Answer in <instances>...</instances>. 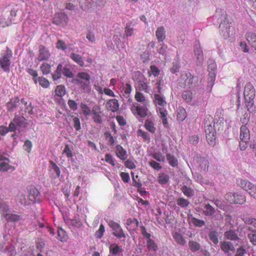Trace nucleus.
<instances>
[{"label":"nucleus","mask_w":256,"mask_h":256,"mask_svg":"<svg viewBox=\"0 0 256 256\" xmlns=\"http://www.w3.org/2000/svg\"><path fill=\"white\" fill-rule=\"evenodd\" d=\"M77 76L80 79L84 80L88 82L90 80V74L85 72H78L77 74Z\"/></svg>","instance_id":"nucleus-60"},{"label":"nucleus","mask_w":256,"mask_h":256,"mask_svg":"<svg viewBox=\"0 0 256 256\" xmlns=\"http://www.w3.org/2000/svg\"><path fill=\"white\" fill-rule=\"evenodd\" d=\"M104 232V226L102 224H100L98 230L96 232V236L98 238H100L103 236Z\"/></svg>","instance_id":"nucleus-55"},{"label":"nucleus","mask_w":256,"mask_h":256,"mask_svg":"<svg viewBox=\"0 0 256 256\" xmlns=\"http://www.w3.org/2000/svg\"><path fill=\"white\" fill-rule=\"evenodd\" d=\"M12 166H10L8 163L3 162L0 164V170L2 172H6Z\"/></svg>","instance_id":"nucleus-59"},{"label":"nucleus","mask_w":256,"mask_h":256,"mask_svg":"<svg viewBox=\"0 0 256 256\" xmlns=\"http://www.w3.org/2000/svg\"><path fill=\"white\" fill-rule=\"evenodd\" d=\"M136 88V90L143 91L146 93L149 92L148 84L146 80H138Z\"/></svg>","instance_id":"nucleus-16"},{"label":"nucleus","mask_w":256,"mask_h":256,"mask_svg":"<svg viewBox=\"0 0 256 256\" xmlns=\"http://www.w3.org/2000/svg\"><path fill=\"white\" fill-rule=\"evenodd\" d=\"M150 72H148L149 76L152 74L154 76H158L160 74V70L156 66L152 65L150 66Z\"/></svg>","instance_id":"nucleus-57"},{"label":"nucleus","mask_w":256,"mask_h":256,"mask_svg":"<svg viewBox=\"0 0 256 256\" xmlns=\"http://www.w3.org/2000/svg\"><path fill=\"white\" fill-rule=\"evenodd\" d=\"M108 226L112 229V235L118 238H126V235L120 224L113 220H110Z\"/></svg>","instance_id":"nucleus-8"},{"label":"nucleus","mask_w":256,"mask_h":256,"mask_svg":"<svg viewBox=\"0 0 256 256\" xmlns=\"http://www.w3.org/2000/svg\"><path fill=\"white\" fill-rule=\"evenodd\" d=\"M196 78L188 71H184L181 73L178 80V85L183 88H191L195 86Z\"/></svg>","instance_id":"nucleus-2"},{"label":"nucleus","mask_w":256,"mask_h":256,"mask_svg":"<svg viewBox=\"0 0 256 256\" xmlns=\"http://www.w3.org/2000/svg\"><path fill=\"white\" fill-rule=\"evenodd\" d=\"M40 70L43 74L47 75L51 71V66L46 62H43L40 66Z\"/></svg>","instance_id":"nucleus-35"},{"label":"nucleus","mask_w":256,"mask_h":256,"mask_svg":"<svg viewBox=\"0 0 256 256\" xmlns=\"http://www.w3.org/2000/svg\"><path fill=\"white\" fill-rule=\"evenodd\" d=\"M246 253V250L244 246H242L240 248H237L236 254L234 256H244Z\"/></svg>","instance_id":"nucleus-64"},{"label":"nucleus","mask_w":256,"mask_h":256,"mask_svg":"<svg viewBox=\"0 0 256 256\" xmlns=\"http://www.w3.org/2000/svg\"><path fill=\"white\" fill-rule=\"evenodd\" d=\"M68 21V18L67 15L64 14H60L56 16L54 18L53 23L56 25H60L64 24H67Z\"/></svg>","instance_id":"nucleus-13"},{"label":"nucleus","mask_w":256,"mask_h":256,"mask_svg":"<svg viewBox=\"0 0 256 256\" xmlns=\"http://www.w3.org/2000/svg\"><path fill=\"white\" fill-rule=\"evenodd\" d=\"M182 97L186 102H190L193 98L192 92L190 90H184L182 93Z\"/></svg>","instance_id":"nucleus-29"},{"label":"nucleus","mask_w":256,"mask_h":256,"mask_svg":"<svg viewBox=\"0 0 256 256\" xmlns=\"http://www.w3.org/2000/svg\"><path fill=\"white\" fill-rule=\"evenodd\" d=\"M186 112L184 108H180L178 112L177 117L180 120H184L186 118Z\"/></svg>","instance_id":"nucleus-51"},{"label":"nucleus","mask_w":256,"mask_h":256,"mask_svg":"<svg viewBox=\"0 0 256 256\" xmlns=\"http://www.w3.org/2000/svg\"><path fill=\"white\" fill-rule=\"evenodd\" d=\"M39 192L36 189H33L32 190L30 191L28 196L30 200L32 201V202H36V197L38 195Z\"/></svg>","instance_id":"nucleus-54"},{"label":"nucleus","mask_w":256,"mask_h":256,"mask_svg":"<svg viewBox=\"0 0 256 256\" xmlns=\"http://www.w3.org/2000/svg\"><path fill=\"white\" fill-rule=\"evenodd\" d=\"M6 251H8V256H16V251L14 250V248L11 244L6 246Z\"/></svg>","instance_id":"nucleus-63"},{"label":"nucleus","mask_w":256,"mask_h":256,"mask_svg":"<svg viewBox=\"0 0 256 256\" xmlns=\"http://www.w3.org/2000/svg\"><path fill=\"white\" fill-rule=\"evenodd\" d=\"M92 119L94 122L98 124H102V120L100 115V112H97L95 110H92Z\"/></svg>","instance_id":"nucleus-38"},{"label":"nucleus","mask_w":256,"mask_h":256,"mask_svg":"<svg viewBox=\"0 0 256 256\" xmlns=\"http://www.w3.org/2000/svg\"><path fill=\"white\" fill-rule=\"evenodd\" d=\"M246 38L251 46L256 50V34L253 32H249L246 34Z\"/></svg>","instance_id":"nucleus-24"},{"label":"nucleus","mask_w":256,"mask_h":256,"mask_svg":"<svg viewBox=\"0 0 256 256\" xmlns=\"http://www.w3.org/2000/svg\"><path fill=\"white\" fill-rule=\"evenodd\" d=\"M8 222H16L20 220V216L13 214H2Z\"/></svg>","instance_id":"nucleus-25"},{"label":"nucleus","mask_w":256,"mask_h":256,"mask_svg":"<svg viewBox=\"0 0 256 256\" xmlns=\"http://www.w3.org/2000/svg\"><path fill=\"white\" fill-rule=\"evenodd\" d=\"M134 29L130 24H127L125 28V35L126 37L132 36L134 34Z\"/></svg>","instance_id":"nucleus-56"},{"label":"nucleus","mask_w":256,"mask_h":256,"mask_svg":"<svg viewBox=\"0 0 256 256\" xmlns=\"http://www.w3.org/2000/svg\"><path fill=\"white\" fill-rule=\"evenodd\" d=\"M58 239L62 242H66L68 238L67 234L62 228H58Z\"/></svg>","instance_id":"nucleus-37"},{"label":"nucleus","mask_w":256,"mask_h":256,"mask_svg":"<svg viewBox=\"0 0 256 256\" xmlns=\"http://www.w3.org/2000/svg\"><path fill=\"white\" fill-rule=\"evenodd\" d=\"M12 56V52L8 47L0 55V68L4 72H9L11 64V59Z\"/></svg>","instance_id":"nucleus-4"},{"label":"nucleus","mask_w":256,"mask_h":256,"mask_svg":"<svg viewBox=\"0 0 256 256\" xmlns=\"http://www.w3.org/2000/svg\"><path fill=\"white\" fill-rule=\"evenodd\" d=\"M244 95L246 106L248 110L254 104V100L256 96L255 89L251 83L248 82L246 84Z\"/></svg>","instance_id":"nucleus-3"},{"label":"nucleus","mask_w":256,"mask_h":256,"mask_svg":"<svg viewBox=\"0 0 256 256\" xmlns=\"http://www.w3.org/2000/svg\"><path fill=\"white\" fill-rule=\"evenodd\" d=\"M194 52L196 56L198 64H201L203 61L204 55L202 51L199 44H196L194 48Z\"/></svg>","instance_id":"nucleus-19"},{"label":"nucleus","mask_w":256,"mask_h":256,"mask_svg":"<svg viewBox=\"0 0 256 256\" xmlns=\"http://www.w3.org/2000/svg\"><path fill=\"white\" fill-rule=\"evenodd\" d=\"M238 186L248 192L256 200V186L247 180L240 178L237 180Z\"/></svg>","instance_id":"nucleus-5"},{"label":"nucleus","mask_w":256,"mask_h":256,"mask_svg":"<svg viewBox=\"0 0 256 256\" xmlns=\"http://www.w3.org/2000/svg\"><path fill=\"white\" fill-rule=\"evenodd\" d=\"M105 161L113 166H116V160L110 154H106L105 155Z\"/></svg>","instance_id":"nucleus-53"},{"label":"nucleus","mask_w":256,"mask_h":256,"mask_svg":"<svg viewBox=\"0 0 256 256\" xmlns=\"http://www.w3.org/2000/svg\"><path fill=\"white\" fill-rule=\"evenodd\" d=\"M208 237L210 240L213 242L214 244H217L218 240L217 236V232L216 231L210 232L208 234Z\"/></svg>","instance_id":"nucleus-50"},{"label":"nucleus","mask_w":256,"mask_h":256,"mask_svg":"<svg viewBox=\"0 0 256 256\" xmlns=\"http://www.w3.org/2000/svg\"><path fill=\"white\" fill-rule=\"evenodd\" d=\"M80 107L84 116H90L91 112H92L90 108L85 103L82 102L80 104Z\"/></svg>","instance_id":"nucleus-44"},{"label":"nucleus","mask_w":256,"mask_h":256,"mask_svg":"<svg viewBox=\"0 0 256 256\" xmlns=\"http://www.w3.org/2000/svg\"><path fill=\"white\" fill-rule=\"evenodd\" d=\"M62 154H64L68 158L73 156L72 152L70 150L68 144H65L64 148Z\"/></svg>","instance_id":"nucleus-48"},{"label":"nucleus","mask_w":256,"mask_h":256,"mask_svg":"<svg viewBox=\"0 0 256 256\" xmlns=\"http://www.w3.org/2000/svg\"><path fill=\"white\" fill-rule=\"evenodd\" d=\"M188 246L192 252H195L200 249V244L196 242L190 240L188 242Z\"/></svg>","instance_id":"nucleus-45"},{"label":"nucleus","mask_w":256,"mask_h":256,"mask_svg":"<svg viewBox=\"0 0 256 256\" xmlns=\"http://www.w3.org/2000/svg\"><path fill=\"white\" fill-rule=\"evenodd\" d=\"M70 58L76 62L79 66H82L84 65V62L82 60V56L76 53H72L70 56Z\"/></svg>","instance_id":"nucleus-26"},{"label":"nucleus","mask_w":256,"mask_h":256,"mask_svg":"<svg viewBox=\"0 0 256 256\" xmlns=\"http://www.w3.org/2000/svg\"><path fill=\"white\" fill-rule=\"evenodd\" d=\"M104 136L108 140V144L110 146H113L114 144V140L112 134L108 132H106Z\"/></svg>","instance_id":"nucleus-58"},{"label":"nucleus","mask_w":256,"mask_h":256,"mask_svg":"<svg viewBox=\"0 0 256 256\" xmlns=\"http://www.w3.org/2000/svg\"><path fill=\"white\" fill-rule=\"evenodd\" d=\"M216 133L206 134V139L208 144L212 146L216 144Z\"/></svg>","instance_id":"nucleus-33"},{"label":"nucleus","mask_w":256,"mask_h":256,"mask_svg":"<svg viewBox=\"0 0 256 256\" xmlns=\"http://www.w3.org/2000/svg\"><path fill=\"white\" fill-rule=\"evenodd\" d=\"M154 102L157 106V112H158L160 118L162 120V124L164 128H168V124L166 116L168 111L165 108L166 107V102L164 97L159 94H154Z\"/></svg>","instance_id":"nucleus-1"},{"label":"nucleus","mask_w":256,"mask_h":256,"mask_svg":"<svg viewBox=\"0 0 256 256\" xmlns=\"http://www.w3.org/2000/svg\"><path fill=\"white\" fill-rule=\"evenodd\" d=\"M250 138V134L248 127L244 125L242 126L240 130V138L242 140L248 141Z\"/></svg>","instance_id":"nucleus-15"},{"label":"nucleus","mask_w":256,"mask_h":256,"mask_svg":"<svg viewBox=\"0 0 256 256\" xmlns=\"http://www.w3.org/2000/svg\"><path fill=\"white\" fill-rule=\"evenodd\" d=\"M55 92L56 96L62 97L66 94L64 86L62 85L57 86L55 90Z\"/></svg>","instance_id":"nucleus-46"},{"label":"nucleus","mask_w":256,"mask_h":256,"mask_svg":"<svg viewBox=\"0 0 256 256\" xmlns=\"http://www.w3.org/2000/svg\"><path fill=\"white\" fill-rule=\"evenodd\" d=\"M44 88H48L50 86L49 81L46 78L40 76L37 78V82Z\"/></svg>","instance_id":"nucleus-43"},{"label":"nucleus","mask_w":256,"mask_h":256,"mask_svg":"<svg viewBox=\"0 0 256 256\" xmlns=\"http://www.w3.org/2000/svg\"><path fill=\"white\" fill-rule=\"evenodd\" d=\"M104 108L108 111L113 112H118L119 110L120 104L118 100L116 98L108 100L104 104Z\"/></svg>","instance_id":"nucleus-9"},{"label":"nucleus","mask_w":256,"mask_h":256,"mask_svg":"<svg viewBox=\"0 0 256 256\" xmlns=\"http://www.w3.org/2000/svg\"><path fill=\"white\" fill-rule=\"evenodd\" d=\"M216 76V74L214 72H209L208 83V85L210 86V90H212V87L214 84Z\"/></svg>","instance_id":"nucleus-40"},{"label":"nucleus","mask_w":256,"mask_h":256,"mask_svg":"<svg viewBox=\"0 0 256 256\" xmlns=\"http://www.w3.org/2000/svg\"><path fill=\"white\" fill-rule=\"evenodd\" d=\"M134 98L137 102H140L142 104H146V97L140 91H136Z\"/></svg>","instance_id":"nucleus-32"},{"label":"nucleus","mask_w":256,"mask_h":256,"mask_svg":"<svg viewBox=\"0 0 256 256\" xmlns=\"http://www.w3.org/2000/svg\"><path fill=\"white\" fill-rule=\"evenodd\" d=\"M166 159L168 162V164L173 167H176L178 165V161L177 159L174 157V156L170 154H166Z\"/></svg>","instance_id":"nucleus-34"},{"label":"nucleus","mask_w":256,"mask_h":256,"mask_svg":"<svg viewBox=\"0 0 256 256\" xmlns=\"http://www.w3.org/2000/svg\"><path fill=\"white\" fill-rule=\"evenodd\" d=\"M156 36L158 42H163L166 38V30L163 26H159L156 32Z\"/></svg>","instance_id":"nucleus-18"},{"label":"nucleus","mask_w":256,"mask_h":256,"mask_svg":"<svg viewBox=\"0 0 256 256\" xmlns=\"http://www.w3.org/2000/svg\"><path fill=\"white\" fill-rule=\"evenodd\" d=\"M20 100L18 97L14 96L10 98L6 104V108L8 112H14L20 104Z\"/></svg>","instance_id":"nucleus-11"},{"label":"nucleus","mask_w":256,"mask_h":256,"mask_svg":"<svg viewBox=\"0 0 256 256\" xmlns=\"http://www.w3.org/2000/svg\"><path fill=\"white\" fill-rule=\"evenodd\" d=\"M62 74L65 76L69 78H72L74 76L72 72L68 66L62 68Z\"/></svg>","instance_id":"nucleus-52"},{"label":"nucleus","mask_w":256,"mask_h":256,"mask_svg":"<svg viewBox=\"0 0 256 256\" xmlns=\"http://www.w3.org/2000/svg\"><path fill=\"white\" fill-rule=\"evenodd\" d=\"M26 72L32 76V80L36 84H37V76H38V72L36 70L33 68H28L26 70Z\"/></svg>","instance_id":"nucleus-49"},{"label":"nucleus","mask_w":256,"mask_h":256,"mask_svg":"<svg viewBox=\"0 0 256 256\" xmlns=\"http://www.w3.org/2000/svg\"><path fill=\"white\" fill-rule=\"evenodd\" d=\"M242 220L246 225L251 226L249 229L252 232H256V218L249 216L248 214H243L241 216Z\"/></svg>","instance_id":"nucleus-10"},{"label":"nucleus","mask_w":256,"mask_h":256,"mask_svg":"<svg viewBox=\"0 0 256 256\" xmlns=\"http://www.w3.org/2000/svg\"><path fill=\"white\" fill-rule=\"evenodd\" d=\"M147 248L148 250L156 252L158 249L156 244L151 238L148 239L146 242Z\"/></svg>","instance_id":"nucleus-39"},{"label":"nucleus","mask_w":256,"mask_h":256,"mask_svg":"<svg viewBox=\"0 0 256 256\" xmlns=\"http://www.w3.org/2000/svg\"><path fill=\"white\" fill-rule=\"evenodd\" d=\"M110 253L112 256H116L122 253L123 252L122 248L116 244H112L110 245Z\"/></svg>","instance_id":"nucleus-23"},{"label":"nucleus","mask_w":256,"mask_h":256,"mask_svg":"<svg viewBox=\"0 0 256 256\" xmlns=\"http://www.w3.org/2000/svg\"><path fill=\"white\" fill-rule=\"evenodd\" d=\"M220 246L221 250L225 253H228L230 251H234L232 244L230 242H220Z\"/></svg>","instance_id":"nucleus-20"},{"label":"nucleus","mask_w":256,"mask_h":256,"mask_svg":"<svg viewBox=\"0 0 256 256\" xmlns=\"http://www.w3.org/2000/svg\"><path fill=\"white\" fill-rule=\"evenodd\" d=\"M62 66L60 64L57 66L56 70L52 74V78L54 80H58L61 78L62 72Z\"/></svg>","instance_id":"nucleus-30"},{"label":"nucleus","mask_w":256,"mask_h":256,"mask_svg":"<svg viewBox=\"0 0 256 256\" xmlns=\"http://www.w3.org/2000/svg\"><path fill=\"white\" fill-rule=\"evenodd\" d=\"M137 135L138 136L141 137L144 142H150V135L146 132L142 130H138L137 131Z\"/></svg>","instance_id":"nucleus-36"},{"label":"nucleus","mask_w":256,"mask_h":256,"mask_svg":"<svg viewBox=\"0 0 256 256\" xmlns=\"http://www.w3.org/2000/svg\"><path fill=\"white\" fill-rule=\"evenodd\" d=\"M202 212L206 216H212L214 214L215 210L210 204H206L204 207Z\"/></svg>","instance_id":"nucleus-28"},{"label":"nucleus","mask_w":256,"mask_h":256,"mask_svg":"<svg viewBox=\"0 0 256 256\" xmlns=\"http://www.w3.org/2000/svg\"><path fill=\"white\" fill-rule=\"evenodd\" d=\"M39 52L40 54L38 58L39 61L46 60L50 58V53L48 49L42 46H40Z\"/></svg>","instance_id":"nucleus-14"},{"label":"nucleus","mask_w":256,"mask_h":256,"mask_svg":"<svg viewBox=\"0 0 256 256\" xmlns=\"http://www.w3.org/2000/svg\"><path fill=\"white\" fill-rule=\"evenodd\" d=\"M224 237L231 240H238V237L236 233L232 230L226 231L224 234Z\"/></svg>","instance_id":"nucleus-31"},{"label":"nucleus","mask_w":256,"mask_h":256,"mask_svg":"<svg viewBox=\"0 0 256 256\" xmlns=\"http://www.w3.org/2000/svg\"><path fill=\"white\" fill-rule=\"evenodd\" d=\"M32 143L30 140H26L24 144V148L28 153H30L32 148Z\"/></svg>","instance_id":"nucleus-62"},{"label":"nucleus","mask_w":256,"mask_h":256,"mask_svg":"<svg viewBox=\"0 0 256 256\" xmlns=\"http://www.w3.org/2000/svg\"><path fill=\"white\" fill-rule=\"evenodd\" d=\"M158 180L159 184H165L168 182L169 180V176L166 174L162 173L159 174Z\"/></svg>","instance_id":"nucleus-41"},{"label":"nucleus","mask_w":256,"mask_h":256,"mask_svg":"<svg viewBox=\"0 0 256 256\" xmlns=\"http://www.w3.org/2000/svg\"><path fill=\"white\" fill-rule=\"evenodd\" d=\"M184 194L187 197L190 198L194 195V190L192 188L187 186H184L182 188Z\"/></svg>","instance_id":"nucleus-42"},{"label":"nucleus","mask_w":256,"mask_h":256,"mask_svg":"<svg viewBox=\"0 0 256 256\" xmlns=\"http://www.w3.org/2000/svg\"><path fill=\"white\" fill-rule=\"evenodd\" d=\"M144 127L146 129L152 134H154L156 131V128L154 122L151 119H147L145 120Z\"/></svg>","instance_id":"nucleus-21"},{"label":"nucleus","mask_w":256,"mask_h":256,"mask_svg":"<svg viewBox=\"0 0 256 256\" xmlns=\"http://www.w3.org/2000/svg\"><path fill=\"white\" fill-rule=\"evenodd\" d=\"M25 120H26L24 117L20 116L17 114L15 115L14 118V122H16L18 128H24L26 126V123Z\"/></svg>","instance_id":"nucleus-22"},{"label":"nucleus","mask_w":256,"mask_h":256,"mask_svg":"<svg viewBox=\"0 0 256 256\" xmlns=\"http://www.w3.org/2000/svg\"><path fill=\"white\" fill-rule=\"evenodd\" d=\"M204 127L206 134L216 133L212 117H209L205 120Z\"/></svg>","instance_id":"nucleus-12"},{"label":"nucleus","mask_w":256,"mask_h":256,"mask_svg":"<svg viewBox=\"0 0 256 256\" xmlns=\"http://www.w3.org/2000/svg\"><path fill=\"white\" fill-rule=\"evenodd\" d=\"M116 148V156L122 160H126L128 157L126 150L120 145H117Z\"/></svg>","instance_id":"nucleus-17"},{"label":"nucleus","mask_w":256,"mask_h":256,"mask_svg":"<svg viewBox=\"0 0 256 256\" xmlns=\"http://www.w3.org/2000/svg\"><path fill=\"white\" fill-rule=\"evenodd\" d=\"M142 106L134 102L131 106L130 110L134 115H138L141 118H144L148 114V109L146 104H142Z\"/></svg>","instance_id":"nucleus-7"},{"label":"nucleus","mask_w":256,"mask_h":256,"mask_svg":"<svg viewBox=\"0 0 256 256\" xmlns=\"http://www.w3.org/2000/svg\"><path fill=\"white\" fill-rule=\"evenodd\" d=\"M56 48L58 49H60L62 50H65L66 49V46L65 42L60 40H58L56 43Z\"/></svg>","instance_id":"nucleus-61"},{"label":"nucleus","mask_w":256,"mask_h":256,"mask_svg":"<svg viewBox=\"0 0 256 256\" xmlns=\"http://www.w3.org/2000/svg\"><path fill=\"white\" fill-rule=\"evenodd\" d=\"M177 204L182 208H186L188 206L190 202L184 198H178L176 200Z\"/></svg>","instance_id":"nucleus-47"},{"label":"nucleus","mask_w":256,"mask_h":256,"mask_svg":"<svg viewBox=\"0 0 256 256\" xmlns=\"http://www.w3.org/2000/svg\"><path fill=\"white\" fill-rule=\"evenodd\" d=\"M225 200L230 204H244L246 201V196L236 192H228L224 196Z\"/></svg>","instance_id":"nucleus-6"},{"label":"nucleus","mask_w":256,"mask_h":256,"mask_svg":"<svg viewBox=\"0 0 256 256\" xmlns=\"http://www.w3.org/2000/svg\"><path fill=\"white\" fill-rule=\"evenodd\" d=\"M173 238L178 244L184 246L186 242L183 236L178 232H175L172 234Z\"/></svg>","instance_id":"nucleus-27"}]
</instances>
